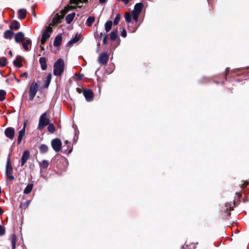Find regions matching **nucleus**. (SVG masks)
Listing matches in <instances>:
<instances>
[{
	"instance_id": "nucleus-18",
	"label": "nucleus",
	"mask_w": 249,
	"mask_h": 249,
	"mask_svg": "<svg viewBox=\"0 0 249 249\" xmlns=\"http://www.w3.org/2000/svg\"><path fill=\"white\" fill-rule=\"evenodd\" d=\"M80 39L79 37L78 36L77 34L75 35V36L71 39L67 44V47H70L73 44L78 42Z\"/></svg>"
},
{
	"instance_id": "nucleus-23",
	"label": "nucleus",
	"mask_w": 249,
	"mask_h": 249,
	"mask_svg": "<svg viewBox=\"0 0 249 249\" xmlns=\"http://www.w3.org/2000/svg\"><path fill=\"white\" fill-rule=\"evenodd\" d=\"M10 240L12 244V249H15L17 242V236L16 234H12L10 236Z\"/></svg>"
},
{
	"instance_id": "nucleus-41",
	"label": "nucleus",
	"mask_w": 249,
	"mask_h": 249,
	"mask_svg": "<svg viewBox=\"0 0 249 249\" xmlns=\"http://www.w3.org/2000/svg\"><path fill=\"white\" fill-rule=\"evenodd\" d=\"M107 36H108V35H107V34H106V35L104 36V38H103V44H107Z\"/></svg>"
},
{
	"instance_id": "nucleus-40",
	"label": "nucleus",
	"mask_w": 249,
	"mask_h": 249,
	"mask_svg": "<svg viewBox=\"0 0 249 249\" xmlns=\"http://www.w3.org/2000/svg\"><path fill=\"white\" fill-rule=\"evenodd\" d=\"M5 230L3 227L0 225V236L3 235L5 234Z\"/></svg>"
},
{
	"instance_id": "nucleus-2",
	"label": "nucleus",
	"mask_w": 249,
	"mask_h": 249,
	"mask_svg": "<svg viewBox=\"0 0 249 249\" xmlns=\"http://www.w3.org/2000/svg\"><path fill=\"white\" fill-rule=\"evenodd\" d=\"M39 85L38 84L34 81L32 83L29 88V100L32 101L35 97Z\"/></svg>"
},
{
	"instance_id": "nucleus-46",
	"label": "nucleus",
	"mask_w": 249,
	"mask_h": 249,
	"mask_svg": "<svg viewBox=\"0 0 249 249\" xmlns=\"http://www.w3.org/2000/svg\"><path fill=\"white\" fill-rule=\"evenodd\" d=\"M103 33H100L98 35V36L100 38H101L103 36Z\"/></svg>"
},
{
	"instance_id": "nucleus-8",
	"label": "nucleus",
	"mask_w": 249,
	"mask_h": 249,
	"mask_svg": "<svg viewBox=\"0 0 249 249\" xmlns=\"http://www.w3.org/2000/svg\"><path fill=\"white\" fill-rule=\"evenodd\" d=\"M109 59V56L107 53H101L98 57V62L101 65L106 64Z\"/></svg>"
},
{
	"instance_id": "nucleus-33",
	"label": "nucleus",
	"mask_w": 249,
	"mask_h": 249,
	"mask_svg": "<svg viewBox=\"0 0 249 249\" xmlns=\"http://www.w3.org/2000/svg\"><path fill=\"white\" fill-rule=\"evenodd\" d=\"M87 2H88V0H70L71 4H78L79 3Z\"/></svg>"
},
{
	"instance_id": "nucleus-22",
	"label": "nucleus",
	"mask_w": 249,
	"mask_h": 249,
	"mask_svg": "<svg viewBox=\"0 0 249 249\" xmlns=\"http://www.w3.org/2000/svg\"><path fill=\"white\" fill-rule=\"evenodd\" d=\"M50 164V162L48 160H43L42 162H39V166L41 169H46Z\"/></svg>"
},
{
	"instance_id": "nucleus-44",
	"label": "nucleus",
	"mask_w": 249,
	"mask_h": 249,
	"mask_svg": "<svg viewBox=\"0 0 249 249\" xmlns=\"http://www.w3.org/2000/svg\"><path fill=\"white\" fill-rule=\"evenodd\" d=\"M20 76L22 77H27L28 73L27 72H24L20 74Z\"/></svg>"
},
{
	"instance_id": "nucleus-37",
	"label": "nucleus",
	"mask_w": 249,
	"mask_h": 249,
	"mask_svg": "<svg viewBox=\"0 0 249 249\" xmlns=\"http://www.w3.org/2000/svg\"><path fill=\"white\" fill-rule=\"evenodd\" d=\"M120 14H117L116 15L115 18L114 20V22H113L114 24V25L118 24L120 21Z\"/></svg>"
},
{
	"instance_id": "nucleus-4",
	"label": "nucleus",
	"mask_w": 249,
	"mask_h": 249,
	"mask_svg": "<svg viewBox=\"0 0 249 249\" xmlns=\"http://www.w3.org/2000/svg\"><path fill=\"white\" fill-rule=\"evenodd\" d=\"M12 172L13 168L11 165L10 160L8 159L6 163L5 175L6 178L10 180H13L14 179V177L12 175Z\"/></svg>"
},
{
	"instance_id": "nucleus-53",
	"label": "nucleus",
	"mask_w": 249,
	"mask_h": 249,
	"mask_svg": "<svg viewBox=\"0 0 249 249\" xmlns=\"http://www.w3.org/2000/svg\"><path fill=\"white\" fill-rule=\"evenodd\" d=\"M41 49L43 50V46H41Z\"/></svg>"
},
{
	"instance_id": "nucleus-36",
	"label": "nucleus",
	"mask_w": 249,
	"mask_h": 249,
	"mask_svg": "<svg viewBox=\"0 0 249 249\" xmlns=\"http://www.w3.org/2000/svg\"><path fill=\"white\" fill-rule=\"evenodd\" d=\"M48 126V131L53 133L55 131V127L53 124H49Z\"/></svg>"
},
{
	"instance_id": "nucleus-9",
	"label": "nucleus",
	"mask_w": 249,
	"mask_h": 249,
	"mask_svg": "<svg viewBox=\"0 0 249 249\" xmlns=\"http://www.w3.org/2000/svg\"><path fill=\"white\" fill-rule=\"evenodd\" d=\"M83 94L86 101L90 102L93 100V93L91 90H84L83 91Z\"/></svg>"
},
{
	"instance_id": "nucleus-15",
	"label": "nucleus",
	"mask_w": 249,
	"mask_h": 249,
	"mask_svg": "<svg viewBox=\"0 0 249 249\" xmlns=\"http://www.w3.org/2000/svg\"><path fill=\"white\" fill-rule=\"evenodd\" d=\"M235 205V203L232 204L227 203L225 204V207L226 208V214L227 216H230L231 213L229 211L233 210V206Z\"/></svg>"
},
{
	"instance_id": "nucleus-54",
	"label": "nucleus",
	"mask_w": 249,
	"mask_h": 249,
	"mask_svg": "<svg viewBox=\"0 0 249 249\" xmlns=\"http://www.w3.org/2000/svg\"><path fill=\"white\" fill-rule=\"evenodd\" d=\"M65 143H69V142L67 141H65Z\"/></svg>"
},
{
	"instance_id": "nucleus-26",
	"label": "nucleus",
	"mask_w": 249,
	"mask_h": 249,
	"mask_svg": "<svg viewBox=\"0 0 249 249\" xmlns=\"http://www.w3.org/2000/svg\"><path fill=\"white\" fill-rule=\"evenodd\" d=\"M10 27L11 29L18 30L20 26L19 23L17 21L14 20L11 24Z\"/></svg>"
},
{
	"instance_id": "nucleus-19",
	"label": "nucleus",
	"mask_w": 249,
	"mask_h": 249,
	"mask_svg": "<svg viewBox=\"0 0 249 249\" xmlns=\"http://www.w3.org/2000/svg\"><path fill=\"white\" fill-rule=\"evenodd\" d=\"M27 11L25 9H20L18 11V18L20 19L25 18L26 16Z\"/></svg>"
},
{
	"instance_id": "nucleus-39",
	"label": "nucleus",
	"mask_w": 249,
	"mask_h": 249,
	"mask_svg": "<svg viewBox=\"0 0 249 249\" xmlns=\"http://www.w3.org/2000/svg\"><path fill=\"white\" fill-rule=\"evenodd\" d=\"M132 14L133 19L134 20V21L135 22H137L138 20L139 15L140 14H135V13H132Z\"/></svg>"
},
{
	"instance_id": "nucleus-7",
	"label": "nucleus",
	"mask_w": 249,
	"mask_h": 249,
	"mask_svg": "<svg viewBox=\"0 0 249 249\" xmlns=\"http://www.w3.org/2000/svg\"><path fill=\"white\" fill-rule=\"evenodd\" d=\"M15 133V129L12 127H9L5 129L4 134L5 136L10 140H13Z\"/></svg>"
},
{
	"instance_id": "nucleus-12",
	"label": "nucleus",
	"mask_w": 249,
	"mask_h": 249,
	"mask_svg": "<svg viewBox=\"0 0 249 249\" xmlns=\"http://www.w3.org/2000/svg\"><path fill=\"white\" fill-rule=\"evenodd\" d=\"M24 39V35L22 32H19L15 35V40L17 43H21Z\"/></svg>"
},
{
	"instance_id": "nucleus-47",
	"label": "nucleus",
	"mask_w": 249,
	"mask_h": 249,
	"mask_svg": "<svg viewBox=\"0 0 249 249\" xmlns=\"http://www.w3.org/2000/svg\"><path fill=\"white\" fill-rule=\"evenodd\" d=\"M106 1V0H99V2L100 3H104Z\"/></svg>"
},
{
	"instance_id": "nucleus-52",
	"label": "nucleus",
	"mask_w": 249,
	"mask_h": 249,
	"mask_svg": "<svg viewBox=\"0 0 249 249\" xmlns=\"http://www.w3.org/2000/svg\"><path fill=\"white\" fill-rule=\"evenodd\" d=\"M236 194L238 196H241V194L239 193H236Z\"/></svg>"
},
{
	"instance_id": "nucleus-11",
	"label": "nucleus",
	"mask_w": 249,
	"mask_h": 249,
	"mask_svg": "<svg viewBox=\"0 0 249 249\" xmlns=\"http://www.w3.org/2000/svg\"><path fill=\"white\" fill-rule=\"evenodd\" d=\"M30 157V152L28 150H25L23 152L21 158V166H23L26 162Z\"/></svg>"
},
{
	"instance_id": "nucleus-13",
	"label": "nucleus",
	"mask_w": 249,
	"mask_h": 249,
	"mask_svg": "<svg viewBox=\"0 0 249 249\" xmlns=\"http://www.w3.org/2000/svg\"><path fill=\"white\" fill-rule=\"evenodd\" d=\"M143 4L141 2L137 3L135 5L134 9L132 13L140 14L142 10Z\"/></svg>"
},
{
	"instance_id": "nucleus-5",
	"label": "nucleus",
	"mask_w": 249,
	"mask_h": 249,
	"mask_svg": "<svg viewBox=\"0 0 249 249\" xmlns=\"http://www.w3.org/2000/svg\"><path fill=\"white\" fill-rule=\"evenodd\" d=\"M52 32V29L51 27L47 28L43 32L42 34L41 43L42 45H44L46 40L51 36V33Z\"/></svg>"
},
{
	"instance_id": "nucleus-25",
	"label": "nucleus",
	"mask_w": 249,
	"mask_h": 249,
	"mask_svg": "<svg viewBox=\"0 0 249 249\" xmlns=\"http://www.w3.org/2000/svg\"><path fill=\"white\" fill-rule=\"evenodd\" d=\"M31 43L32 41L30 39H27L22 43V46L25 51H27L29 50L28 45H31Z\"/></svg>"
},
{
	"instance_id": "nucleus-3",
	"label": "nucleus",
	"mask_w": 249,
	"mask_h": 249,
	"mask_svg": "<svg viewBox=\"0 0 249 249\" xmlns=\"http://www.w3.org/2000/svg\"><path fill=\"white\" fill-rule=\"evenodd\" d=\"M46 113L44 112L40 117L37 127L39 130H41L49 124V120L46 118Z\"/></svg>"
},
{
	"instance_id": "nucleus-30",
	"label": "nucleus",
	"mask_w": 249,
	"mask_h": 249,
	"mask_svg": "<svg viewBox=\"0 0 249 249\" xmlns=\"http://www.w3.org/2000/svg\"><path fill=\"white\" fill-rule=\"evenodd\" d=\"M118 37V31L117 30H114L111 31L110 33V39L114 41Z\"/></svg>"
},
{
	"instance_id": "nucleus-32",
	"label": "nucleus",
	"mask_w": 249,
	"mask_h": 249,
	"mask_svg": "<svg viewBox=\"0 0 249 249\" xmlns=\"http://www.w3.org/2000/svg\"><path fill=\"white\" fill-rule=\"evenodd\" d=\"M7 59L4 57H0V67H2L6 65Z\"/></svg>"
},
{
	"instance_id": "nucleus-17",
	"label": "nucleus",
	"mask_w": 249,
	"mask_h": 249,
	"mask_svg": "<svg viewBox=\"0 0 249 249\" xmlns=\"http://www.w3.org/2000/svg\"><path fill=\"white\" fill-rule=\"evenodd\" d=\"M51 79H52V74L49 73L46 77V78H45V79L44 80V86H44V88L46 89V88H48V87L50 84Z\"/></svg>"
},
{
	"instance_id": "nucleus-48",
	"label": "nucleus",
	"mask_w": 249,
	"mask_h": 249,
	"mask_svg": "<svg viewBox=\"0 0 249 249\" xmlns=\"http://www.w3.org/2000/svg\"><path fill=\"white\" fill-rule=\"evenodd\" d=\"M14 78L18 83L20 82V80L19 79H17L16 77H14Z\"/></svg>"
},
{
	"instance_id": "nucleus-24",
	"label": "nucleus",
	"mask_w": 249,
	"mask_h": 249,
	"mask_svg": "<svg viewBox=\"0 0 249 249\" xmlns=\"http://www.w3.org/2000/svg\"><path fill=\"white\" fill-rule=\"evenodd\" d=\"M14 34V32L11 30H8L4 33V37L6 39H11Z\"/></svg>"
},
{
	"instance_id": "nucleus-29",
	"label": "nucleus",
	"mask_w": 249,
	"mask_h": 249,
	"mask_svg": "<svg viewBox=\"0 0 249 249\" xmlns=\"http://www.w3.org/2000/svg\"><path fill=\"white\" fill-rule=\"evenodd\" d=\"M33 188V184H28L27 186L25 188V189L23 191V193L25 194H29L32 190Z\"/></svg>"
},
{
	"instance_id": "nucleus-31",
	"label": "nucleus",
	"mask_w": 249,
	"mask_h": 249,
	"mask_svg": "<svg viewBox=\"0 0 249 249\" xmlns=\"http://www.w3.org/2000/svg\"><path fill=\"white\" fill-rule=\"evenodd\" d=\"M14 65L18 68H20L22 66L21 61L20 59L17 58L13 62Z\"/></svg>"
},
{
	"instance_id": "nucleus-35",
	"label": "nucleus",
	"mask_w": 249,
	"mask_h": 249,
	"mask_svg": "<svg viewBox=\"0 0 249 249\" xmlns=\"http://www.w3.org/2000/svg\"><path fill=\"white\" fill-rule=\"evenodd\" d=\"M125 19L127 23H130L131 21V16L129 13H126L125 15Z\"/></svg>"
},
{
	"instance_id": "nucleus-10",
	"label": "nucleus",
	"mask_w": 249,
	"mask_h": 249,
	"mask_svg": "<svg viewBox=\"0 0 249 249\" xmlns=\"http://www.w3.org/2000/svg\"><path fill=\"white\" fill-rule=\"evenodd\" d=\"M27 125L26 122H24L23 124V128L18 132V143L20 144L21 142L22 137L25 135V128Z\"/></svg>"
},
{
	"instance_id": "nucleus-1",
	"label": "nucleus",
	"mask_w": 249,
	"mask_h": 249,
	"mask_svg": "<svg viewBox=\"0 0 249 249\" xmlns=\"http://www.w3.org/2000/svg\"><path fill=\"white\" fill-rule=\"evenodd\" d=\"M64 60L62 58L57 59L53 65V74L56 76H61L64 71Z\"/></svg>"
},
{
	"instance_id": "nucleus-51",
	"label": "nucleus",
	"mask_w": 249,
	"mask_h": 249,
	"mask_svg": "<svg viewBox=\"0 0 249 249\" xmlns=\"http://www.w3.org/2000/svg\"><path fill=\"white\" fill-rule=\"evenodd\" d=\"M57 20V18L56 17H55V18H53V21H55V20Z\"/></svg>"
},
{
	"instance_id": "nucleus-45",
	"label": "nucleus",
	"mask_w": 249,
	"mask_h": 249,
	"mask_svg": "<svg viewBox=\"0 0 249 249\" xmlns=\"http://www.w3.org/2000/svg\"><path fill=\"white\" fill-rule=\"evenodd\" d=\"M129 0H122V1H123L125 4H128L129 2Z\"/></svg>"
},
{
	"instance_id": "nucleus-14",
	"label": "nucleus",
	"mask_w": 249,
	"mask_h": 249,
	"mask_svg": "<svg viewBox=\"0 0 249 249\" xmlns=\"http://www.w3.org/2000/svg\"><path fill=\"white\" fill-rule=\"evenodd\" d=\"M39 62L41 66V68L43 71L46 70L47 68V59L44 57H40Z\"/></svg>"
},
{
	"instance_id": "nucleus-42",
	"label": "nucleus",
	"mask_w": 249,
	"mask_h": 249,
	"mask_svg": "<svg viewBox=\"0 0 249 249\" xmlns=\"http://www.w3.org/2000/svg\"><path fill=\"white\" fill-rule=\"evenodd\" d=\"M126 35H127V34H126V32L125 30L123 29V31L121 33V36L123 37H125L126 36Z\"/></svg>"
},
{
	"instance_id": "nucleus-50",
	"label": "nucleus",
	"mask_w": 249,
	"mask_h": 249,
	"mask_svg": "<svg viewBox=\"0 0 249 249\" xmlns=\"http://www.w3.org/2000/svg\"><path fill=\"white\" fill-rule=\"evenodd\" d=\"M2 213V210L1 208L0 207V215Z\"/></svg>"
},
{
	"instance_id": "nucleus-27",
	"label": "nucleus",
	"mask_w": 249,
	"mask_h": 249,
	"mask_svg": "<svg viewBox=\"0 0 249 249\" xmlns=\"http://www.w3.org/2000/svg\"><path fill=\"white\" fill-rule=\"evenodd\" d=\"M95 18L94 17H90L86 20V24L89 27H91L93 23L95 21Z\"/></svg>"
},
{
	"instance_id": "nucleus-16",
	"label": "nucleus",
	"mask_w": 249,
	"mask_h": 249,
	"mask_svg": "<svg viewBox=\"0 0 249 249\" xmlns=\"http://www.w3.org/2000/svg\"><path fill=\"white\" fill-rule=\"evenodd\" d=\"M62 40V37L61 35H57L54 39L53 41V45L55 47L59 46Z\"/></svg>"
},
{
	"instance_id": "nucleus-43",
	"label": "nucleus",
	"mask_w": 249,
	"mask_h": 249,
	"mask_svg": "<svg viewBox=\"0 0 249 249\" xmlns=\"http://www.w3.org/2000/svg\"><path fill=\"white\" fill-rule=\"evenodd\" d=\"M249 184V181H245L244 182V183L243 184L242 187L243 188H246Z\"/></svg>"
},
{
	"instance_id": "nucleus-21",
	"label": "nucleus",
	"mask_w": 249,
	"mask_h": 249,
	"mask_svg": "<svg viewBox=\"0 0 249 249\" xmlns=\"http://www.w3.org/2000/svg\"><path fill=\"white\" fill-rule=\"evenodd\" d=\"M40 153L41 154H44L47 153L48 151V146L45 144H41L39 146Z\"/></svg>"
},
{
	"instance_id": "nucleus-55",
	"label": "nucleus",
	"mask_w": 249,
	"mask_h": 249,
	"mask_svg": "<svg viewBox=\"0 0 249 249\" xmlns=\"http://www.w3.org/2000/svg\"><path fill=\"white\" fill-rule=\"evenodd\" d=\"M71 151V150H70L69 151V153H70Z\"/></svg>"
},
{
	"instance_id": "nucleus-49",
	"label": "nucleus",
	"mask_w": 249,
	"mask_h": 249,
	"mask_svg": "<svg viewBox=\"0 0 249 249\" xmlns=\"http://www.w3.org/2000/svg\"><path fill=\"white\" fill-rule=\"evenodd\" d=\"M9 55H10L11 56H12V51H10L9 52Z\"/></svg>"
},
{
	"instance_id": "nucleus-6",
	"label": "nucleus",
	"mask_w": 249,
	"mask_h": 249,
	"mask_svg": "<svg viewBox=\"0 0 249 249\" xmlns=\"http://www.w3.org/2000/svg\"><path fill=\"white\" fill-rule=\"evenodd\" d=\"M51 145L53 149L56 152H59L61 148L62 142L59 139H53L51 142Z\"/></svg>"
},
{
	"instance_id": "nucleus-20",
	"label": "nucleus",
	"mask_w": 249,
	"mask_h": 249,
	"mask_svg": "<svg viewBox=\"0 0 249 249\" xmlns=\"http://www.w3.org/2000/svg\"><path fill=\"white\" fill-rule=\"evenodd\" d=\"M75 16V13H72L71 14H68L66 16V18H65L66 22L68 24H70L71 22V21L73 20Z\"/></svg>"
},
{
	"instance_id": "nucleus-34",
	"label": "nucleus",
	"mask_w": 249,
	"mask_h": 249,
	"mask_svg": "<svg viewBox=\"0 0 249 249\" xmlns=\"http://www.w3.org/2000/svg\"><path fill=\"white\" fill-rule=\"evenodd\" d=\"M6 92L4 90H0V101H3L5 98Z\"/></svg>"
},
{
	"instance_id": "nucleus-28",
	"label": "nucleus",
	"mask_w": 249,
	"mask_h": 249,
	"mask_svg": "<svg viewBox=\"0 0 249 249\" xmlns=\"http://www.w3.org/2000/svg\"><path fill=\"white\" fill-rule=\"evenodd\" d=\"M112 26V21L111 20H108L105 23V28L107 33H108L111 30Z\"/></svg>"
},
{
	"instance_id": "nucleus-38",
	"label": "nucleus",
	"mask_w": 249,
	"mask_h": 249,
	"mask_svg": "<svg viewBox=\"0 0 249 249\" xmlns=\"http://www.w3.org/2000/svg\"><path fill=\"white\" fill-rule=\"evenodd\" d=\"M29 203H30V201H27L25 202L22 203L20 204V207H21V208H22L24 209H26L28 207Z\"/></svg>"
}]
</instances>
